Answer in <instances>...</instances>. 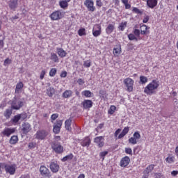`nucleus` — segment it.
<instances>
[{
    "label": "nucleus",
    "instance_id": "nucleus-1",
    "mask_svg": "<svg viewBox=\"0 0 178 178\" xmlns=\"http://www.w3.org/2000/svg\"><path fill=\"white\" fill-rule=\"evenodd\" d=\"M159 87V81L156 80H153L145 88L144 92L147 95H152L153 94H156V90H158Z\"/></svg>",
    "mask_w": 178,
    "mask_h": 178
},
{
    "label": "nucleus",
    "instance_id": "nucleus-2",
    "mask_svg": "<svg viewBox=\"0 0 178 178\" xmlns=\"http://www.w3.org/2000/svg\"><path fill=\"white\" fill-rule=\"evenodd\" d=\"M51 148L56 154H62L63 152V147L57 141H54L51 145Z\"/></svg>",
    "mask_w": 178,
    "mask_h": 178
},
{
    "label": "nucleus",
    "instance_id": "nucleus-3",
    "mask_svg": "<svg viewBox=\"0 0 178 178\" xmlns=\"http://www.w3.org/2000/svg\"><path fill=\"white\" fill-rule=\"evenodd\" d=\"M23 105H24L23 102H22L20 100H17L15 97L11 103V108H12V109H15V111H19V109H20V108H22V106H23Z\"/></svg>",
    "mask_w": 178,
    "mask_h": 178
},
{
    "label": "nucleus",
    "instance_id": "nucleus-4",
    "mask_svg": "<svg viewBox=\"0 0 178 178\" xmlns=\"http://www.w3.org/2000/svg\"><path fill=\"white\" fill-rule=\"evenodd\" d=\"M124 83L127 88V91H128L129 92H131V91H133L134 81L131 78H127L124 80Z\"/></svg>",
    "mask_w": 178,
    "mask_h": 178
},
{
    "label": "nucleus",
    "instance_id": "nucleus-5",
    "mask_svg": "<svg viewBox=\"0 0 178 178\" xmlns=\"http://www.w3.org/2000/svg\"><path fill=\"white\" fill-rule=\"evenodd\" d=\"M4 169L6 173H9V175H15L16 173V165H5Z\"/></svg>",
    "mask_w": 178,
    "mask_h": 178
},
{
    "label": "nucleus",
    "instance_id": "nucleus-6",
    "mask_svg": "<svg viewBox=\"0 0 178 178\" xmlns=\"http://www.w3.org/2000/svg\"><path fill=\"white\" fill-rule=\"evenodd\" d=\"M48 136V131L45 130L38 131L35 134V138L38 140H44Z\"/></svg>",
    "mask_w": 178,
    "mask_h": 178
},
{
    "label": "nucleus",
    "instance_id": "nucleus-7",
    "mask_svg": "<svg viewBox=\"0 0 178 178\" xmlns=\"http://www.w3.org/2000/svg\"><path fill=\"white\" fill-rule=\"evenodd\" d=\"M40 172L42 176H44L45 177H51V172H49V170L47 167L41 165L40 168Z\"/></svg>",
    "mask_w": 178,
    "mask_h": 178
},
{
    "label": "nucleus",
    "instance_id": "nucleus-8",
    "mask_svg": "<svg viewBox=\"0 0 178 178\" xmlns=\"http://www.w3.org/2000/svg\"><path fill=\"white\" fill-rule=\"evenodd\" d=\"M84 5L86 6L89 12H94V10H95V8L94 6V1L92 0H86L84 2Z\"/></svg>",
    "mask_w": 178,
    "mask_h": 178
},
{
    "label": "nucleus",
    "instance_id": "nucleus-9",
    "mask_svg": "<svg viewBox=\"0 0 178 178\" xmlns=\"http://www.w3.org/2000/svg\"><path fill=\"white\" fill-rule=\"evenodd\" d=\"M63 121L58 120L56 122V124H54L53 131L55 133V134H59L60 133V127H62Z\"/></svg>",
    "mask_w": 178,
    "mask_h": 178
},
{
    "label": "nucleus",
    "instance_id": "nucleus-10",
    "mask_svg": "<svg viewBox=\"0 0 178 178\" xmlns=\"http://www.w3.org/2000/svg\"><path fill=\"white\" fill-rule=\"evenodd\" d=\"M50 17L51 20H59V19H62V13L59 10L54 12Z\"/></svg>",
    "mask_w": 178,
    "mask_h": 178
},
{
    "label": "nucleus",
    "instance_id": "nucleus-11",
    "mask_svg": "<svg viewBox=\"0 0 178 178\" xmlns=\"http://www.w3.org/2000/svg\"><path fill=\"white\" fill-rule=\"evenodd\" d=\"M130 163V158L127 156L123 157L120 161L121 168H126Z\"/></svg>",
    "mask_w": 178,
    "mask_h": 178
},
{
    "label": "nucleus",
    "instance_id": "nucleus-12",
    "mask_svg": "<svg viewBox=\"0 0 178 178\" xmlns=\"http://www.w3.org/2000/svg\"><path fill=\"white\" fill-rule=\"evenodd\" d=\"M22 131L24 134H27V133L31 131V125H30L28 122H24L22 125Z\"/></svg>",
    "mask_w": 178,
    "mask_h": 178
},
{
    "label": "nucleus",
    "instance_id": "nucleus-13",
    "mask_svg": "<svg viewBox=\"0 0 178 178\" xmlns=\"http://www.w3.org/2000/svg\"><path fill=\"white\" fill-rule=\"evenodd\" d=\"M50 169L53 173H57L59 172V165L56 162H51Z\"/></svg>",
    "mask_w": 178,
    "mask_h": 178
},
{
    "label": "nucleus",
    "instance_id": "nucleus-14",
    "mask_svg": "<svg viewBox=\"0 0 178 178\" xmlns=\"http://www.w3.org/2000/svg\"><path fill=\"white\" fill-rule=\"evenodd\" d=\"M95 143L97 144L98 147L99 148L104 147V137L102 136H98L95 138Z\"/></svg>",
    "mask_w": 178,
    "mask_h": 178
},
{
    "label": "nucleus",
    "instance_id": "nucleus-15",
    "mask_svg": "<svg viewBox=\"0 0 178 178\" xmlns=\"http://www.w3.org/2000/svg\"><path fill=\"white\" fill-rule=\"evenodd\" d=\"M113 53L115 56H119L122 54V47L120 45L115 46L113 50Z\"/></svg>",
    "mask_w": 178,
    "mask_h": 178
},
{
    "label": "nucleus",
    "instance_id": "nucleus-16",
    "mask_svg": "<svg viewBox=\"0 0 178 178\" xmlns=\"http://www.w3.org/2000/svg\"><path fill=\"white\" fill-rule=\"evenodd\" d=\"M15 133V129L6 128L3 130L2 134L3 136H6V137H9L10 134H13Z\"/></svg>",
    "mask_w": 178,
    "mask_h": 178
},
{
    "label": "nucleus",
    "instance_id": "nucleus-17",
    "mask_svg": "<svg viewBox=\"0 0 178 178\" xmlns=\"http://www.w3.org/2000/svg\"><path fill=\"white\" fill-rule=\"evenodd\" d=\"M147 5L149 6V8H151L152 9H154L156 5H158V1L156 0H147Z\"/></svg>",
    "mask_w": 178,
    "mask_h": 178
},
{
    "label": "nucleus",
    "instance_id": "nucleus-18",
    "mask_svg": "<svg viewBox=\"0 0 178 178\" xmlns=\"http://www.w3.org/2000/svg\"><path fill=\"white\" fill-rule=\"evenodd\" d=\"M90 144H91V140H90V138H86L81 141V145H82V147H90Z\"/></svg>",
    "mask_w": 178,
    "mask_h": 178
},
{
    "label": "nucleus",
    "instance_id": "nucleus-19",
    "mask_svg": "<svg viewBox=\"0 0 178 178\" xmlns=\"http://www.w3.org/2000/svg\"><path fill=\"white\" fill-rule=\"evenodd\" d=\"M83 108L85 109H88L92 106V101L91 100H85L83 102Z\"/></svg>",
    "mask_w": 178,
    "mask_h": 178
},
{
    "label": "nucleus",
    "instance_id": "nucleus-20",
    "mask_svg": "<svg viewBox=\"0 0 178 178\" xmlns=\"http://www.w3.org/2000/svg\"><path fill=\"white\" fill-rule=\"evenodd\" d=\"M95 27H97V30H92V34L94 37H98L99 35H101V26L96 25Z\"/></svg>",
    "mask_w": 178,
    "mask_h": 178
},
{
    "label": "nucleus",
    "instance_id": "nucleus-21",
    "mask_svg": "<svg viewBox=\"0 0 178 178\" xmlns=\"http://www.w3.org/2000/svg\"><path fill=\"white\" fill-rule=\"evenodd\" d=\"M65 124L66 130H67L68 131H72V119L70 118L68 120H66Z\"/></svg>",
    "mask_w": 178,
    "mask_h": 178
},
{
    "label": "nucleus",
    "instance_id": "nucleus-22",
    "mask_svg": "<svg viewBox=\"0 0 178 178\" xmlns=\"http://www.w3.org/2000/svg\"><path fill=\"white\" fill-rule=\"evenodd\" d=\"M57 54L60 58H65L67 54V53H66L62 48H57Z\"/></svg>",
    "mask_w": 178,
    "mask_h": 178
},
{
    "label": "nucleus",
    "instance_id": "nucleus-23",
    "mask_svg": "<svg viewBox=\"0 0 178 178\" xmlns=\"http://www.w3.org/2000/svg\"><path fill=\"white\" fill-rule=\"evenodd\" d=\"M154 168H155V165L151 164L148 167L146 168V169L144 170L143 174L144 175H149L152 170H154Z\"/></svg>",
    "mask_w": 178,
    "mask_h": 178
},
{
    "label": "nucleus",
    "instance_id": "nucleus-24",
    "mask_svg": "<svg viewBox=\"0 0 178 178\" xmlns=\"http://www.w3.org/2000/svg\"><path fill=\"white\" fill-rule=\"evenodd\" d=\"M47 94L48 97H54V95L55 94V88H54L53 87H49L47 89Z\"/></svg>",
    "mask_w": 178,
    "mask_h": 178
},
{
    "label": "nucleus",
    "instance_id": "nucleus-25",
    "mask_svg": "<svg viewBox=\"0 0 178 178\" xmlns=\"http://www.w3.org/2000/svg\"><path fill=\"white\" fill-rule=\"evenodd\" d=\"M129 127H125L122 130V131L121 132V134L118 136V138L119 139L123 138V137H124V136H126V134L129 133Z\"/></svg>",
    "mask_w": 178,
    "mask_h": 178
},
{
    "label": "nucleus",
    "instance_id": "nucleus-26",
    "mask_svg": "<svg viewBox=\"0 0 178 178\" xmlns=\"http://www.w3.org/2000/svg\"><path fill=\"white\" fill-rule=\"evenodd\" d=\"M147 30H148V26H147V25H142L140 26V34H142L143 35L148 34L149 31H147Z\"/></svg>",
    "mask_w": 178,
    "mask_h": 178
},
{
    "label": "nucleus",
    "instance_id": "nucleus-27",
    "mask_svg": "<svg viewBox=\"0 0 178 178\" xmlns=\"http://www.w3.org/2000/svg\"><path fill=\"white\" fill-rule=\"evenodd\" d=\"M114 30H115V26L110 24L106 29V33L107 34H111Z\"/></svg>",
    "mask_w": 178,
    "mask_h": 178
},
{
    "label": "nucleus",
    "instance_id": "nucleus-28",
    "mask_svg": "<svg viewBox=\"0 0 178 178\" xmlns=\"http://www.w3.org/2000/svg\"><path fill=\"white\" fill-rule=\"evenodd\" d=\"M17 1L19 0H10L9 8H10V9H15V8H17Z\"/></svg>",
    "mask_w": 178,
    "mask_h": 178
},
{
    "label": "nucleus",
    "instance_id": "nucleus-29",
    "mask_svg": "<svg viewBox=\"0 0 178 178\" xmlns=\"http://www.w3.org/2000/svg\"><path fill=\"white\" fill-rule=\"evenodd\" d=\"M72 94H73L72 90H67L63 93L62 97L63 98H70V97H72Z\"/></svg>",
    "mask_w": 178,
    "mask_h": 178
},
{
    "label": "nucleus",
    "instance_id": "nucleus-30",
    "mask_svg": "<svg viewBox=\"0 0 178 178\" xmlns=\"http://www.w3.org/2000/svg\"><path fill=\"white\" fill-rule=\"evenodd\" d=\"M24 86V85L23 84V82H19L18 83H17L16 88H15L16 94H19V92H20V90L23 88Z\"/></svg>",
    "mask_w": 178,
    "mask_h": 178
},
{
    "label": "nucleus",
    "instance_id": "nucleus-31",
    "mask_svg": "<svg viewBox=\"0 0 178 178\" xmlns=\"http://www.w3.org/2000/svg\"><path fill=\"white\" fill-rule=\"evenodd\" d=\"M69 1H67L66 0H63L59 2V5L62 9H65V8H67L69 4L67 3Z\"/></svg>",
    "mask_w": 178,
    "mask_h": 178
},
{
    "label": "nucleus",
    "instance_id": "nucleus-32",
    "mask_svg": "<svg viewBox=\"0 0 178 178\" xmlns=\"http://www.w3.org/2000/svg\"><path fill=\"white\" fill-rule=\"evenodd\" d=\"M73 158H74L73 154H70L65 156V157H63L62 159V161L66 162V161H72V159H73Z\"/></svg>",
    "mask_w": 178,
    "mask_h": 178
},
{
    "label": "nucleus",
    "instance_id": "nucleus-33",
    "mask_svg": "<svg viewBox=\"0 0 178 178\" xmlns=\"http://www.w3.org/2000/svg\"><path fill=\"white\" fill-rule=\"evenodd\" d=\"M4 116L6 119H9L12 116V109H6L4 112Z\"/></svg>",
    "mask_w": 178,
    "mask_h": 178
},
{
    "label": "nucleus",
    "instance_id": "nucleus-34",
    "mask_svg": "<svg viewBox=\"0 0 178 178\" xmlns=\"http://www.w3.org/2000/svg\"><path fill=\"white\" fill-rule=\"evenodd\" d=\"M51 60H53V62H59V58H58V56L55 53L51 54Z\"/></svg>",
    "mask_w": 178,
    "mask_h": 178
},
{
    "label": "nucleus",
    "instance_id": "nucleus-35",
    "mask_svg": "<svg viewBox=\"0 0 178 178\" xmlns=\"http://www.w3.org/2000/svg\"><path fill=\"white\" fill-rule=\"evenodd\" d=\"M127 27V22H122L120 26H119V29L121 31H123Z\"/></svg>",
    "mask_w": 178,
    "mask_h": 178
},
{
    "label": "nucleus",
    "instance_id": "nucleus-36",
    "mask_svg": "<svg viewBox=\"0 0 178 178\" xmlns=\"http://www.w3.org/2000/svg\"><path fill=\"white\" fill-rule=\"evenodd\" d=\"M18 140L19 139H18L17 136H13L10 139V144H16V143H17Z\"/></svg>",
    "mask_w": 178,
    "mask_h": 178
},
{
    "label": "nucleus",
    "instance_id": "nucleus-37",
    "mask_svg": "<svg viewBox=\"0 0 178 178\" xmlns=\"http://www.w3.org/2000/svg\"><path fill=\"white\" fill-rule=\"evenodd\" d=\"M83 95H85V97H87L88 98H90V97H92V92L90 90H85L82 92Z\"/></svg>",
    "mask_w": 178,
    "mask_h": 178
},
{
    "label": "nucleus",
    "instance_id": "nucleus-38",
    "mask_svg": "<svg viewBox=\"0 0 178 178\" xmlns=\"http://www.w3.org/2000/svg\"><path fill=\"white\" fill-rule=\"evenodd\" d=\"M165 161L167 162V163H173V162H175V156H168L165 159Z\"/></svg>",
    "mask_w": 178,
    "mask_h": 178
},
{
    "label": "nucleus",
    "instance_id": "nucleus-39",
    "mask_svg": "<svg viewBox=\"0 0 178 178\" xmlns=\"http://www.w3.org/2000/svg\"><path fill=\"white\" fill-rule=\"evenodd\" d=\"M140 81L142 84H145L148 81V79L144 76H140Z\"/></svg>",
    "mask_w": 178,
    "mask_h": 178
},
{
    "label": "nucleus",
    "instance_id": "nucleus-40",
    "mask_svg": "<svg viewBox=\"0 0 178 178\" xmlns=\"http://www.w3.org/2000/svg\"><path fill=\"white\" fill-rule=\"evenodd\" d=\"M20 120V116L19 115H15L14 118L11 120L13 123H17Z\"/></svg>",
    "mask_w": 178,
    "mask_h": 178
},
{
    "label": "nucleus",
    "instance_id": "nucleus-41",
    "mask_svg": "<svg viewBox=\"0 0 178 178\" xmlns=\"http://www.w3.org/2000/svg\"><path fill=\"white\" fill-rule=\"evenodd\" d=\"M137 140L134 138V137H131L129 139V144H133V145L137 144Z\"/></svg>",
    "mask_w": 178,
    "mask_h": 178
},
{
    "label": "nucleus",
    "instance_id": "nucleus-42",
    "mask_svg": "<svg viewBox=\"0 0 178 178\" xmlns=\"http://www.w3.org/2000/svg\"><path fill=\"white\" fill-rule=\"evenodd\" d=\"M115 111H116V106H111L110 109L108 110V113L110 115H113V113H115Z\"/></svg>",
    "mask_w": 178,
    "mask_h": 178
},
{
    "label": "nucleus",
    "instance_id": "nucleus-43",
    "mask_svg": "<svg viewBox=\"0 0 178 178\" xmlns=\"http://www.w3.org/2000/svg\"><path fill=\"white\" fill-rule=\"evenodd\" d=\"M128 38L129 40H130V41H134V40L137 41V38L133 33H130L129 35H128Z\"/></svg>",
    "mask_w": 178,
    "mask_h": 178
},
{
    "label": "nucleus",
    "instance_id": "nucleus-44",
    "mask_svg": "<svg viewBox=\"0 0 178 178\" xmlns=\"http://www.w3.org/2000/svg\"><path fill=\"white\" fill-rule=\"evenodd\" d=\"M56 74V68H52L49 72V76L54 77Z\"/></svg>",
    "mask_w": 178,
    "mask_h": 178
},
{
    "label": "nucleus",
    "instance_id": "nucleus-45",
    "mask_svg": "<svg viewBox=\"0 0 178 178\" xmlns=\"http://www.w3.org/2000/svg\"><path fill=\"white\" fill-rule=\"evenodd\" d=\"M134 137L136 139V140L138 141V140H140V138H141V135H140V132L139 131H136L134 134Z\"/></svg>",
    "mask_w": 178,
    "mask_h": 178
},
{
    "label": "nucleus",
    "instance_id": "nucleus-46",
    "mask_svg": "<svg viewBox=\"0 0 178 178\" xmlns=\"http://www.w3.org/2000/svg\"><path fill=\"white\" fill-rule=\"evenodd\" d=\"M78 34L81 37V35H86V29H81L78 31Z\"/></svg>",
    "mask_w": 178,
    "mask_h": 178
},
{
    "label": "nucleus",
    "instance_id": "nucleus-47",
    "mask_svg": "<svg viewBox=\"0 0 178 178\" xmlns=\"http://www.w3.org/2000/svg\"><path fill=\"white\" fill-rule=\"evenodd\" d=\"M154 178H165V175L160 172H156L154 174Z\"/></svg>",
    "mask_w": 178,
    "mask_h": 178
},
{
    "label": "nucleus",
    "instance_id": "nucleus-48",
    "mask_svg": "<svg viewBox=\"0 0 178 178\" xmlns=\"http://www.w3.org/2000/svg\"><path fill=\"white\" fill-rule=\"evenodd\" d=\"M99 155H100V157L102 158V161H104V159H105V156L108 155V152L107 151L102 152H100Z\"/></svg>",
    "mask_w": 178,
    "mask_h": 178
},
{
    "label": "nucleus",
    "instance_id": "nucleus-49",
    "mask_svg": "<svg viewBox=\"0 0 178 178\" xmlns=\"http://www.w3.org/2000/svg\"><path fill=\"white\" fill-rule=\"evenodd\" d=\"M134 34L136 37H140V35L141 34V32H140L139 29H134Z\"/></svg>",
    "mask_w": 178,
    "mask_h": 178
},
{
    "label": "nucleus",
    "instance_id": "nucleus-50",
    "mask_svg": "<svg viewBox=\"0 0 178 178\" xmlns=\"http://www.w3.org/2000/svg\"><path fill=\"white\" fill-rule=\"evenodd\" d=\"M133 12H134L135 13H138V15H143V11L140 10V9L137 8H134Z\"/></svg>",
    "mask_w": 178,
    "mask_h": 178
},
{
    "label": "nucleus",
    "instance_id": "nucleus-51",
    "mask_svg": "<svg viewBox=\"0 0 178 178\" xmlns=\"http://www.w3.org/2000/svg\"><path fill=\"white\" fill-rule=\"evenodd\" d=\"M19 119H22V120H24V119L27 118V114L22 113V114H19Z\"/></svg>",
    "mask_w": 178,
    "mask_h": 178
},
{
    "label": "nucleus",
    "instance_id": "nucleus-52",
    "mask_svg": "<svg viewBox=\"0 0 178 178\" xmlns=\"http://www.w3.org/2000/svg\"><path fill=\"white\" fill-rule=\"evenodd\" d=\"M10 63H12V60L9 58H6L4 60V66H7V65H10Z\"/></svg>",
    "mask_w": 178,
    "mask_h": 178
},
{
    "label": "nucleus",
    "instance_id": "nucleus-53",
    "mask_svg": "<svg viewBox=\"0 0 178 178\" xmlns=\"http://www.w3.org/2000/svg\"><path fill=\"white\" fill-rule=\"evenodd\" d=\"M83 66H85V67H90V66H91V62L88 60L85 61L83 63Z\"/></svg>",
    "mask_w": 178,
    "mask_h": 178
},
{
    "label": "nucleus",
    "instance_id": "nucleus-54",
    "mask_svg": "<svg viewBox=\"0 0 178 178\" xmlns=\"http://www.w3.org/2000/svg\"><path fill=\"white\" fill-rule=\"evenodd\" d=\"M126 154H129V155H131L133 154V151L131 148H126L125 149Z\"/></svg>",
    "mask_w": 178,
    "mask_h": 178
},
{
    "label": "nucleus",
    "instance_id": "nucleus-55",
    "mask_svg": "<svg viewBox=\"0 0 178 178\" xmlns=\"http://www.w3.org/2000/svg\"><path fill=\"white\" fill-rule=\"evenodd\" d=\"M59 116V115L58 114H53L51 117V120H56V119H58V117Z\"/></svg>",
    "mask_w": 178,
    "mask_h": 178
},
{
    "label": "nucleus",
    "instance_id": "nucleus-56",
    "mask_svg": "<svg viewBox=\"0 0 178 178\" xmlns=\"http://www.w3.org/2000/svg\"><path fill=\"white\" fill-rule=\"evenodd\" d=\"M77 83L79 86H83L84 84V80L83 79H79Z\"/></svg>",
    "mask_w": 178,
    "mask_h": 178
},
{
    "label": "nucleus",
    "instance_id": "nucleus-57",
    "mask_svg": "<svg viewBox=\"0 0 178 178\" xmlns=\"http://www.w3.org/2000/svg\"><path fill=\"white\" fill-rule=\"evenodd\" d=\"M148 20H149V16L146 15V16L144 17L143 22V23H148Z\"/></svg>",
    "mask_w": 178,
    "mask_h": 178
},
{
    "label": "nucleus",
    "instance_id": "nucleus-58",
    "mask_svg": "<svg viewBox=\"0 0 178 178\" xmlns=\"http://www.w3.org/2000/svg\"><path fill=\"white\" fill-rule=\"evenodd\" d=\"M45 76V72L44 70H42L40 73V78L41 80H42V79H44V76Z\"/></svg>",
    "mask_w": 178,
    "mask_h": 178
},
{
    "label": "nucleus",
    "instance_id": "nucleus-59",
    "mask_svg": "<svg viewBox=\"0 0 178 178\" xmlns=\"http://www.w3.org/2000/svg\"><path fill=\"white\" fill-rule=\"evenodd\" d=\"M67 76V72L66 71H63L60 74V77H66Z\"/></svg>",
    "mask_w": 178,
    "mask_h": 178
},
{
    "label": "nucleus",
    "instance_id": "nucleus-60",
    "mask_svg": "<svg viewBox=\"0 0 178 178\" xmlns=\"http://www.w3.org/2000/svg\"><path fill=\"white\" fill-rule=\"evenodd\" d=\"M96 3L97 6H102V2H101V0H97Z\"/></svg>",
    "mask_w": 178,
    "mask_h": 178
},
{
    "label": "nucleus",
    "instance_id": "nucleus-61",
    "mask_svg": "<svg viewBox=\"0 0 178 178\" xmlns=\"http://www.w3.org/2000/svg\"><path fill=\"white\" fill-rule=\"evenodd\" d=\"M171 175H172V176H177V175H178V171H177V170H173V171L171 172Z\"/></svg>",
    "mask_w": 178,
    "mask_h": 178
},
{
    "label": "nucleus",
    "instance_id": "nucleus-62",
    "mask_svg": "<svg viewBox=\"0 0 178 178\" xmlns=\"http://www.w3.org/2000/svg\"><path fill=\"white\" fill-rule=\"evenodd\" d=\"M122 131V129H118L115 133V137H118V135Z\"/></svg>",
    "mask_w": 178,
    "mask_h": 178
},
{
    "label": "nucleus",
    "instance_id": "nucleus-63",
    "mask_svg": "<svg viewBox=\"0 0 178 178\" xmlns=\"http://www.w3.org/2000/svg\"><path fill=\"white\" fill-rule=\"evenodd\" d=\"M124 5H125L126 9H130L131 6L130 4H129V2H127V3H124Z\"/></svg>",
    "mask_w": 178,
    "mask_h": 178
},
{
    "label": "nucleus",
    "instance_id": "nucleus-64",
    "mask_svg": "<svg viewBox=\"0 0 178 178\" xmlns=\"http://www.w3.org/2000/svg\"><path fill=\"white\" fill-rule=\"evenodd\" d=\"M20 178H30L29 175H22Z\"/></svg>",
    "mask_w": 178,
    "mask_h": 178
}]
</instances>
